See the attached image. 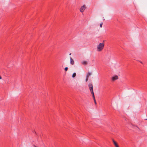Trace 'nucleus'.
<instances>
[{"instance_id":"nucleus-1","label":"nucleus","mask_w":147,"mask_h":147,"mask_svg":"<svg viewBox=\"0 0 147 147\" xmlns=\"http://www.w3.org/2000/svg\"><path fill=\"white\" fill-rule=\"evenodd\" d=\"M104 46L105 44L104 42L99 43L96 47L97 51L98 52L101 51L103 49Z\"/></svg>"},{"instance_id":"nucleus-2","label":"nucleus","mask_w":147,"mask_h":147,"mask_svg":"<svg viewBox=\"0 0 147 147\" xmlns=\"http://www.w3.org/2000/svg\"><path fill=\"white\" fill-rule=\"evenodd\" d=\"M86 8V5H83L82 6L80 9V11L81 12H83Z\"/></svg>"},{"instance_id":"nucleus-3","label":"nucleus","mask_w":147,"mask_h":147,"mask_svg":"<svg viewBox=\"0 0 147 147\" xmlns=\"http://www.w3.org/2000/svg\"><path fill=\"white\" fill-rule=\"evenodd\" d=\"M88 87L90 92H93L92 84L91 83L89 84L88 85Z\"/></svg>"},{"instance_id":"nucleus-4","label":"nucleus","mask_w":147,"mask_h":147,"mask_svg":"<svg viewBox=\"0 0 147 147\" xmlns=\"http://www.w3.org/2000/svg\"><path fill=\"white\" fill-rule=\"evenodd\" d=\"M118 79V77L117 75H115L112 77V80L113 81H114Z\"/></svg>"},{"instance_id":"nucleus-5","label":"nucleus","mask_w":147,"mask_h":147,"mask_svg":"<svg viewBox=\"0 0 147 147\" xmlns=\"http://www.w3.org/2000/svg\"><path fill=\"white\" fill-rule=\"evenodd\" d=\"M113 144L115 147H119L117 142L113 139L112 140Z\"/></svg>"},{"instance_id":"nucleus-6","label":"nucleus","mask_w":147,"mask_h":147,"mask_svg":"<svg viewBox=\"0 0 147 147\" xmlns=\"http://www.w3.org/2000/svg\"><path fill=\"white\" fill-rule=\"evenodd\" d=\"M70 63L71 64L73 65L74 64V60L72 59L71 57H70Z\"/></svg>"},{"instance_id":"nucleus-7","label":"nucleus","mask_w":147,"mask_h":147,"mask_svg":"<svg viewBox=\"0 0 147 147\" xmlns=\"http://www.w3.org/2000/svg\"><path fill=\"white\" fill-rule=\"evenodd\" d=\"M82 63L84 65H87V62L86 61H84L82 62Z\"/></svg>"},{"instance_id":"nucleus-8","label":"nucleus","mask_w":147,"mask_h":147,"mask_svg":"<svg viewBox=\"0 0 147 147\" xmlns=\"http://www.w3.org/2000/svg\"><path fill=\"white\" fill-rule=\"evenodd\" d=\"M76 73H74L73 74H72V77L73 78H74V77H75L76 76Z\"/></svg>"},{"instance_id":"nucleus-9","label":"nucleus","mask_w":147,"mask_h":147,"mask_svg":"<svg viewBox=\"0 0 147 147\" xmlns=\"http://www.w3.org/2000/svg\"><path fill=\"white\" fill-rule=\"evenodd\" d=\"M91 92V94H92V97H93V99H95L94 96V92Z\"/></svg>"},{"instance_id":"nucleus-10","label":"nucleus","mask_w":147,"mask_h":147,"mask_svg":"<svg viewBox=\"0 0 147 147\" xmlns=\"http://www.w3.org/2000/svg\"><path fill=\"white\" fill-rule=\"evenodd\" d=\"M91 75V73L90 72L88 73L86 75V76H88V78L89 77V76H90Z\"/></svg>"},{"instance_id":"nucleus-11","label":"nucleus","mask_w":147,"mask_h":147,"mask_svg":"<svg viewBox=\"0 0 147 147\" xmlns=\"http://www.w3.org/2000/svg\"><path fill=\"white\" fill-rule=\"evenodd\" d=\"M88 76H86V82H87L88 80Z\"/></svg>"},{"instance_id":"nucleus-12","label":"nucleus","mask_w":147,"mask_h":147,"mask_svg":"<svg viewBox=\"0 0 147 147\" xmlns=\"http://www.w3.org/2000/svg\"><path fill=\"white\" fill-rule=\"evenodd\" d=\"M68 69V68L67 67H66L64 69L65 71H66Z\"/></svg>"},{"instance_id":"nucleus-13","label":"nucleus","mask_w":147,"mask_h":147,"mask_svg":"<svg viewBox=\"0 0 147 147\" xmlns=\"http://www.w3.org/2000/svg\"><path fill=\"white\" fill-rule=\"evenodd\" d=\"M102 24H103V23H102V22H101V23H100V28L102 27Z\"/></svg>"},{"instance_id":"nucleus-14","label":"nucleus","mask_w":147,"mask_h":147,"mask_svg":"<svg viewBox=\"0 0 147 147\" xmlns=\"http://www.w3.org/2000/svg\"><path fill=\"white\" fill-rule=\"evenodd\" d=\"M94 99V103L95 104H96V100H95V99Z\"/></svg>"},{"instance_id":"nucleus-15","label":"nucleus","mask_w":147,"mask_h":147,"mask_svg":"<svg viewBox=\"0 0 147 147\" xmlns=\"http://www.w3.org/2000/svg\"><path fill=\"white\" fill-rule=\"evenodd\" d=\"M34 147H37L35 145L34 146Z\"/></svg>"},{"instance_id":"nucleus-16","label":"nucleus","mask_w":147,"mask_h":147,"mask_svg":"<svg viewBox=\"0 0 147 147\" xmlns=\"http://www.w3.org/2000/svg\"><path fill=\"white\" fill-rule=\"evenodd\" d=\"M140 63H142V62L141 61H140Z\"/></svg>"},{"instance_id":"nucleus-17","label":"nucleus","mask_w":147,"mask_h":147,"mask_svg":"<svg viewBox=\"0 0 147 147\" xmlns=\"http://www.w3.org/2000/svg\"><path fill=\"white\" fill-rule=\"evenodd\" d=\"M131 125H132V126H134V125H133L132 124Z\"/></svg>"},{"instance_id":"nucleus-18","label":"nucleus","mask_w":147,"mask_h":147,"mask_svg":"<svg viewBox=\"0 0 147 147\" xmlns=\"http://www.w3.org/2000/svg\"><path fill=\"white\" fill-rule=\"evenodd\" d=\"M71 53H70V54H69V55H71Z\"/></svg>"},{"instance_id":"nucleus-19","label":"nucleus","mask_w":147,"mask_h":147,"mask_svg":"<svg viewBox=\"0 0 147 147\" xmlns=\"http://www.w3.org/2000/svg\"><path fill=\"white\" fill-rule=\"evenodd\" d=\"M146 120H147V118L145 119Z\"/></svg>"}]
</instances>
